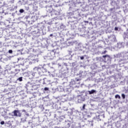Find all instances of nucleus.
Returning a JSON list of instances; mask_svg holds the SVG:
<instances>
[{
	"mask_svg": "<svg viewBox=\"0 0 128 128\" xmlns=\"http://www.w3.org/2000/svg\"><path fill=\"white\" fill-rule=\"evenodd\" d=\"M72 51H70V53H72Z\"/></svg>",
	"mask_w": 128,
	"mask_h": 128,
	"instance_id": "48",
	"label": "nucleus"
},
{
	"mask_svg": "<svg viewBox=\"0 0 128 128\" xmlns=\"http://www.w3.org/2000/svg\"><path fill=\"white\" fill-rule=\"evenodd\" d=\"M78 44V41L72 40V39H67L66 40L63 44L64 48H66L67 46H76Z\"/></svg>",
	"mask_w": 128,
	"mask_h": 128,
	"instance_id": "2",
	"label": "nucleus"
},
{
	"mask_svg": "<svg viewBox=\"0 0 128 128\" xmlns=\"http://www.w3.org/2000/svg\"><path fill=\"white\" fill-rule=\"evenodd\" d=\"M30 16H26L25 18H26V20H28V18H30Z\"/></svg>",
	"mask_w": 128,
	"mask_h": 128,
	"instance_id": "43",
	"label": "nucleus"
},
{
	"mask_svg": "<svg viewBox=\"0 0 128 128\" xmlns=\"http://www.w3.org/2000/svg\"><path fill=\"white\" fill-rule=\"evenodd\" d=\"M17 82H22V77H20L16 80Z\"/></svg>",
	"mask_w": 128,
	"mask_h": 128,
	"instance_id": "31",
	"label": "nucleus"
},
{
	"mask_svg": "<svg viewBox=\"0 0 128 128\" xmlns=\"http://www.w3.org/2000/svg\"><path fill=\"white\" fill-rule=\"evenodd\" d=\"M66 26L63 24H61V25L60 26V28H61V30H64Z\"/></svg>",
	"mask_w": 128,
	"mask_h": 128,
	"instance_id": "30",
	"label": "nucleus"
},
{
	"mask_svg": "<svg viewBox=\"0 0 128 128\" xmlns=\"http://www.w3.org/2000/svg\"><path fill=\"white\" fill-rule=\"evenodd\" d=\"M39 82H42V80H38Z\"/></svg>",
	"mask_w": 128,
	"mask_h": 128,
	"instance_id": "47",
	"label": "nucleus"
},
{
	"mask_svg": "<svg viewBox=\"0 0 128 128\" xmlns=\"http://www.w3.org/2000/svg\"><path fill=\"white\" fill-rule=\"evenodd\" d=\"M88 92L89 94H96V92H96L94 90H88Z\"/></svg>",
	"mask_w": 128,
	"mask_h": 128,
	"instance_id": "19",
	"label": "nucleus"
},
{
	"mask_svg": "<svg viewBox=\"0 0 128 128\" xmlns=\"http://www.w3.org/2000/svg\"><path fill=\"white\" fill-rule=\"evenodd\" d=\"M102 116H103V118H104V115H98L96 116V120H102L100 118H102Z\"/></svg>",
	"mask_w": 128,
	"mask_h": 128,
	"instance_id": "21",
	"label": "nucleus"
},
{
	"mask_svg": "<svg viewBox=\"0 0 128 128\" xmlns=\"http://www.w3.org/2000/svg\"><path fill=\"white\" fill-rule=\"evenodd\" d=\"M49 90L48 88L46 87L44 88V90H45L46 92L47 90Z\"/></svg>",
	"mask_w": 128,
	"mask_h": 128,
	"instance_id": "38",
	"label": "nucleus"
},
{
	"mask_svg": "<svg viewBox=\"0 0 128 128\" xmlns=\"http://www.w3.org/2000/svg\"><path fill=\"white\" fill-rule=\"evenodd\" d=\"M103 60L105 62H106L108 60H110V56L108 55H104L102 56Z\"/></svg>",
	"mask_w": 128,
	"mask_h": 128,
	"instance_id": "13",
	"label": "nucleus"
},
{
	"mask_svg": "<svg viewBox=\"0 0 128 128\" xmlns=\"http://www.w3.org/2000/svg\"><path fill=\"white\" fill-rule=\"evenodd\" d=\"M90 40L91 42H94V43L96 42H98V40L96 36H94V35L91 36Z\"/></svg>",
	"mask_w": 128,
	"mask_h": 128,
	"instance_id": "16",
	"label": "nucleus"
},
{
	"mask_svg": "<svg viewBox=\"0 0 128 128\" xmlns=\"http://www.w3.org/2000/svg\"><path fill=\"white\" fill-rule=\"evenodd\" d=\"M68 116H72V114H74V109L68 110Z\"/></svg>",
	"mask_w": 128,
	"mask_h": 128,
	"instance_id": "18",
	"label": "nucleus"
},
{
	"mask_svg": "<svg viewBox=\"0 0 128 128\" xmlns=\"http://www.w3.org/2000/svg\"><path fill=\"white\" fill-rule=\"evenodd\" d=\"M30 124V122H28V124Z\"/></svg>",
	"mask_w": 128,
	"mask_h": 128,
	"instance_id": "51",
	"label": "nucleus"
},
{
	"mask_svg": "<svg viewBox=\"0 0 128 128\" xmlns=\"http://www.w3.org/2000/svg\"><path fill=\"white\" fill-rule=\"evenodd\" d=\"M120 62H121V64H124V60L122 59H121L119 60Z\"/></svg>",
	"mask_w": 128,
	"mask_h": 128,
	"instance_id": "35",
	"label": "nucleus"
},
{
	"mask_svg": "<svg viewBox=\"0 0 128 128\" xmlns=\"http://www.w3.org/2000/svg\"><path fill=\"white\" fill-rule=\"evenodd\" d=\"M52 90L54 92H56L58 90V92H64V88H62V86H59L58 88V90H56V88H52Z\"/></svg>",
	"mask_w": 128,
	"mask_h": 128,
	"instance_id": "14",
	"label": "nucleus"
},
{
	"mask_svg": "<svg viewBox=\"0 0 128 128\" xmlns=\"http://www.w3.org/2000/svg\"><path fill=\"white\" fill-rule=\"evenodd\" d=\"M12 116H20L22 114L20 112V110H14L12 113Z\"/></svg>",
	"mask_w": 128,
	"mask_h": 128,
	"instance_id": "8",
	"label": "nucleus"
},
{
	"mask_svg": "<svg viewBox=\"0 0 128 128\" xmlns=\"http://www.w3.org/2000/svg\"><path fill=\"white\" fill-rule=\"evenodd\" d=\"M54 54H56V50L50 51L48 53L46 58L47 60H52L55 56Z\"/></svg>",
	"mask_w": 128,
	"mask_h": 128,
	"instance_id": "5",
	"label": "nucleus"
},
{
	"mask_svg": "<svg viewBox=\"0 0 128 128\" xmlns=\"http://www.w3.org/2000/svg\"><path fill=\"white\" fill-rule=\"evenodd\" d=\"M82 113L80 112H78V110H74V109L73 110V115L74 116H80V114Z\"/></svg>",
	"mask_w": 128,
	"mask_h": 128,
	"instance_id": "15",
	"label": "nucleus"
},
{
	"mask_svg": "<svg viewBox=\"0 0 128 128\" xmlns=\"http://www.w3.org/2000/svg\"><path fill=\"white\" fill-rule=\"evenodd\" d=\"M8 53L9 54H12V50H8Z\"/></svg>",
	"mask_w": 128,
	"mask_h": 128,
	"instance_id": "40",
	"label": "nucleus"
},
{
	"mask_svg": "<svg viewBox=\"0 0 128 128\" xmlns=\"http://www.w3.org/2000/svg\"><path fill=\"white\" fill-rule=\"evenodd\" d=\"M64 92H66L67 94H70L72 92V90L70 88H68L67 89L64 90Z\"/></svg>",
	"mask_w": 128,
	"mask_h": 128,
	"instance_id": "26",
	"label": "nucleus"
},
{
	"mask_svg": "<svg viewBox=\"0 0 128 128\" xmlns=\"http://www.w3.org/2000/svg\"><path fill=\"white\" fill-rule=\"evenodd\" d=\"M86 74H88L86 72L80 70L79 74V76L80 78H84V76H86Z\"/></svg>",
	"mask_w": 128,
	"mask_h": 128,
	"instance_id": "12",
	"label": "nucleus"
},
{
	"mask_svg": "<svg viewBox=\"0 0 128 128\" xmlns=\"http://www.w3.org/2000/svg\"><path fill=\"white\" fill-rule=\"evenodd\" d=\"M26 86H28L32 88L31 90H38V87L40 86L38 84L34 83L32 82H28Z\"/></svg>",
	"mask_w": 128,
	"mask_h": 128,
	"instance_id": "4",
	"label": "nucleus"
},
{
	"mask_svg": "<svg viewBox=\"0 0 128 128\" xmlns=\"http://www.w3.org/2000/svg\"><path fill=\"white\" fill-rule=\"evenodd\" d=\"M56 114H54V118H56Z\"/></svg>",
	"mask_w": 128,
	"mask_h": 128,
	"instance_id": "50",
	"label": "nucleus"
},
{
	"mask_svg": "<svg viewBox=\"0 0 128 128\" xmlns=\"http://www.w3.org/2000/svg\"><path fill=\"white\" fill-rule=\"evenodd\" d=\"M2 30H0V38H2Z\"/></svg>",
	"mask_w": 128,
	"mask_h": 128,
	"instance_id": "34",
	"label": "nucleus"
},
{
	"mask_svg": "<svg viewBox=\"0 0 128 128\" xmlns=\"http://www.w3.org/2000/svg\"><path fill=\"white\" fill-rule=\"evenodd\" d=\"M94 44H98V48H102L104 46V42L103 40H98L94 42Z\"/></svg>",
	"mask_w": 128,
	"mask_h": 128,
	"instance_id": "7",
	"label": "nucleus"
},
{
	"mask_svg": "<svg viewBox=\"0 0 128 128\" xmlns=\"http://www.w3.org/2000/svg\"><path fill=\"white\" fill-rule=\"evenodd\" d=\"M0 124H4V121H2L1 122H0Z\"/></svg>",
	"mask_w": 128,
	"mask_h": 128,
	"instance_id": "42",
	"label": "nucleus"
},
{
	"mask_svg": "<svg viewBox=\"0 0 128 128\" xmlns=\"http://www.w3.org/2000/svg\"><path fill=\"white\" fill-rule=\"evenodd\" d=\"M34 18H36V17H34V16H32V17H31V19H32L31 21L32 22L34 21Z\"/></svg>",
	"mask_w": 128,
	"mask_h": 128,
	"instance_id": "37",
	"label": "nucleus"
},
{
	"mask_svg": "<svg viewBox=\"0 0 128 128\" xmlns=\"http://www.w3.org/2000/svg\"><path fill=\"white\" fill-rule=\"evenodd\" d=\"M23 12H24V9H20L19 10V12L18 13V11H16V14L18 16H20V15L22 14H23Z\"/></svg>",
	"mask_w": 128,
	"mask_h": 128,
	"instance_id": "17",
	"label": "nucleus"
},
{
	"mask_svg": "<svg viewBox=\"0 0 128 128\" xmlns=\"http://www.w3.org/2000/svg\"><path fill=\"white\" fill-rule=\"evenodd\" d=\"M108 40L109 42H116V36L114 34L109 36Z\"/></svg>",
	"mask_w": 128,
	"mask_h": 128,
	"instance_id": "11",
	"label": "nucleus"
},
{
	"mask_svg": "<svg viewBox=\"0 0 128 128\" xmlns=\"http://www.w3.org/2000/svg\"><path fill=\"white\" fill-rule=\"evenodd\" d=\"M66 126V128H70V122H66V124H65Z\"/></svg>",
	"mask_w": 128,
	"mask_h": 128,
	"instance_id": "24",
	"label": "nucleus"
},
{
	"mask_svg": "<svg viewBox=\"0 0 128 128\" xmlns=\"http://www.w3.org/2000/svg\"><path fill=\"white\" fill-rule=\"evenodd\" d=\"M44 2H46V4H50L52 2V0H44Z\"/></svg>",
	"mask_w": 128,
	"mask_h": 128,
	"instance_id": "29",
	"label": "nucleus"
},
{
	"mask_svg": "<svg viewBox=\"0 0 128 128\" xmlns=\"http://www.w3.org/2000/svg\"><path fill=\"white\" fill-rule=\"evenodd\" d=\"M80 60H84V56H82L80 57Z\"/></svg>",
	"mask_w": 128,
	"mask_h": 128,
	"instance_id": "39",
	"label": "nucleus"
},
{
	"mask_svg": "<svg viewBox=\"0 0 128 128\" xmlns=\"http://www.w3.org/2000/svg\"><path fill=\"white\" fill-rule=\"evenodd\" d=\"M115 98H118L119 100H120V96L118 94H116L115 96Z\"/></svg>",
	"mask_w": 128,
	"mask_h": 128,
	"instance_id": "33",
	"label": "nucleus"
},
{
	"mask_svg": "<svg viewBox=\"0 0 128 128\" xmlns=\"http://www.w3.org/2000/svg\"><path fill=\"white\" fill-rule=\"evenodd\" d=\"M76 84V81H74V80H71V82H70V86H74Z\"/></svg>",
	"mask_w": 128,
	"mask_h": 128,
	"instance_id": "23",
	"label": "nucleus"
},
{
	"mask_svg": "<svg viewBox=\"0 0 128 128\" xmlns=\"http://www.w3.org/2000/svg\"><path fill=\"white\" fill-rule=\"evenodd\" d=\"M122 96L123 100H124V98H126V95L124 94H122Z\"/></svg>",
	"mask_w": 128,
	"mask_h": 128,
	"instance_id": "36",
	"label": "nucleus"
},
{
	"mask_svg": "<svg viewBox=\"0 0 128 128\" xmlns=\"http://www.w3.org/2000/svg\"><path fill=\"white\" fill-rule=\"evenodd\" d=\"M54 14L55 16H58L60 14V10H54Z\"/></svg>",
	"mask_w": 128,
	"mask_h": 128,
	"instance_id": "20",
	"label": "nucleus"
},
{
	"mask_svg": "<svg viewBox=\"0 0 128 128\" xmlns=\"http://www.w3.org/2000/svg\"><path fill=\"white\" fill-rule=\"evenodd\" d=\"M54 36V34H50V36Z\"/></svg>",
	"mask_w": 128,
	"mask_h": 128,
	"instance_id": "46",
	"label": "nucleus"
},
{
	"mask_svg": "<svg viewBox=\"0 0 128 128\" xmlns=\"http://www.w3.org/2000/svg\"><path fill=\"white\" fill-rule=\"evenodd\" d=\"M68 95L67 94H65V95H62V96H67Z\"/></svg>",
	"mask_w": 128,
	"mask_h": 128,
	"instance_id": "45",
	"label": "nucleus"
},
{
	"mask_svg": "<svg viewBox=\"0 0 128 128\" xmlns=\"http://www.w3.org/2000/svg\"><path fill=\"white\" fill-rule=\"evenodd\" d=\"M43 84H46V82H48V79L46 78H43Z\"/></svg>",
	"mask_w": 128,
	"mask_h": 128,
	"instance_id": "27",
	"label": "nucleus"
},
{
	"mask_svg": "<svg viewBox=\"0 0 128 128\" xmlns=\"http://www.w3.org/2000/svg\"><path fill=\"white\" fill-rule=\"evenodd\" d=\"M46 10L47 12L50 14L52 16H54V10L52 8V5L46 6Z\"/></svg>",
	"mask_w": 128,
	"mask_h": 128,
	"instance_id": "6",
	"label": "nucleus"
},
{
	"mask_svg": "<svg viewBox=\"0 0 128 128\" xmlns=\"http://www.w3.org/2000/svg\"><path fill=\"white\" fill-rule=\"evenodd\" d=\"M86 94H85L77 96L76 97V100L78 101V104H82V102H84V100H86Z\"/></svg>",
	"mask_w": 128,
	"mask_h": 128,
	"instance_id": "3",
	"label": "nucleus"
},
{
	"mask_svg": "<svg viewBox=\"0 0 128 128\" xmlns=\"http://www.w3.org/2000/svg\"><path fill=\"white\" fill-rule=\"evenodd\" d=\"M20 72V70L18 69H15L14 74H18Z\"/></svg>",
	"mask_w": 128,
	"mask_h": 128,
	"instance_id": "32",
	"label": "nucleus"
},
{
	"mask_svg": "<svg viewBox=\"0 0 128 128\" xmlns=\"http://www.w3.org/2000/svg\"><path fill=\"white\" fill-rule=\"evenodd\" d=\"M22 112H24V116H30V114H28V113H27L26 110H22Z\"/></svg>",
	"mask_w": 128,
	"mask_h": 128,
	"instance_id": "28",
	"label": "nucleus"
},
{
	"mask_svg": "<svg viewBox=\"0 0 128 128\" xmlns=\"http://www.w3.org/2000/svg\"><path fill=\"white\" fill-rule=\"evenodd\" d=\"M114 30H118V27H115Z\"/></svg>",
	"mask_w": 128,
	"mask_h": 128,
	"instance_id": "44",
	"label": "nucleus"
},
{
	"mask_svg": "<svg viewBox=\"0 0 128 128\" xmlns=\"http://www.w3.org/2000/svg\"><path fill=\"white\" fill-rule=\"evenodd\" d=\"M44 72H46V70L43 67L40 68L38 66H36L34 68L32 74V76L38 78V76H36L38 74L40 76H42L44 75Z\"/></svg>",
	"mask_w": 128,
	"mask_h": 128,
	"instance_id": "1",
	"label": "nucleus"
},
{
	"mask_svg": "<svg viewBox=\"0 0 128 128\" xmlns=\"http://www.w3.org/2000/svg\"><path fill=\"white\" fill-rule=\"evenodd\" d=\"M86 104H84L82 107L81 108L82 110H84L85 112H86Z\"/></svg>",
	"mask_w": 128,
	"mask_h": 128,
	"instance_id": "22",
	"label": "nucleus"
},
{
	"mask_svg": "<svg viewBox=\"0 0 128 128\" xmlns=\"http://www.w3.org/2000/svg\"><path fill=\"white\" fill-rule=\"evenodd\" d=\"M26 117L24 116V118H21V122H26Z\"/></svg>",
	"mask_w": 128,
	"mask_h": 128,
	"instance_id": "25",
	"label": "nucleus"
},
{
	"mask_svg": "<svg viewBox=\"0 0 128 128\" xmlns=\"http://www.w3.org/2000/svg\"><path fill=\"white\" fill-rule=\"evenodd\" d=\"M106 52H108L106 50H105L102 52V54H106Z\"/></svg>",
	"mask_w": 128,
	"mask_h": 128,
	"instance_id": "41",
	"label": "nucleus"
},
{
	"mask_svg": "<svg viewBox=\"0 0 128 128\" xmlns=\"http://www.w3.org/2000/svg\"><path fill=\"white\" fill-rule=\"evenodd\" d=\"M78 80H78V79L76 80L77 82H78Z\"/></svg>",
	"mask_w": 128,
	"mask_h": 128,
	"instance_id": "49",
	"label": "nucleus"
},
{
	"mask_svg": "<svg viewBox=\"0 0 128 128\" xmlns=\"http://www.w3.org/2000/svg\"><path fill=\"white\" fill-rule=\"evenodd\" d=\"M40 60H38V58H35L32 60V62L30 61H26L25 63V64H36L38 62H39Z\"/></svg>",
	"mask_w": 128,
	"mask_h": 128,
	"instance_id": "9",
	"label": "nucleus"
},
{
	"mask_svg": "<svg viewBox=\"0 0 128 128\" xmlns=\"http://www.w3.org/2000/svg\"><path fill=\"white\" fill-rule=\"evenodd\" d=\"M123 47H124V42H118L114 48L116 50H120V48H123Z\"/></svg>",
	"mask_w": 128,
	"mask_h": 128,
	"instance_id": "10",
	"label": "nucleus"
}]
</instances>
